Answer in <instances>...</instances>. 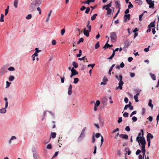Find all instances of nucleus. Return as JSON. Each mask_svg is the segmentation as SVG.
I'll use <instances>...</instances> for the list:
<instances>
[{
  "label": "nucleus",
  "mask_w": 159,
  "mask_h": 159,
  "mask_svg": "<svg viewBox=\"0 0 159 159\" xmlns=\"http://www.w3.org/2000/svg\"><path fill=\"white\" fill-rule=\"evenodd\" d=\"M141 133H139L138 134V136L137 137L136 140L138 141L140 146V143H146L145 138L142 136H141Z\"/></svg>",
  "instance_id": "f257e3e1"
},
{
  "label": "nucleus",
  "mask_w": 159,
  "mask_h": 159,
  "mask_svg": "<svg viewBox=\"0 0 159 159\" xmlns=\"http://www.w3.org/2000/svg\"><path fill=\"white\" fill-rule=\"evenodd\" d=\"M119 82L118 83L119 86L116 88L115 89L116 90H117L118 89L122 90V85L124 84V82L122 80L123 78L122 75L120 74L119 75Z\"/></svg>",
  "instance_id": "f03ea898"
},
{
  "label": "nucleus",
  "mask_w": 159,
  "mask_h": 159,
  "mask_svg": "<svg viewBox=\"0 0 159 159\" xmlns=\"http://www.w3.org/2000/svg\"><path fill=\"white\" fill-rule=\"evenodd\" d=\"M86 129V127H84L82 130L80 136L77 139V141L78 142H80L84 137L85 136V131Z\"/></svg>",
  "instance_id": "7ed1b4c3"
},
{
  "label": "nucleus",
  "mask_w": 159,
  "mask_h": 159,
  "mask_svg": "<svg viewBox=\"0 0 159 159\" xmlns=\"http://www.w3.org/2000/svg\"><path fill=\"white\" fill-rule=\"evenodd\" d=\"M34 159H40L39 155L37 153V151L35 148L32 149Z\"/></svg>",
  "instance_id": "20e7f679"
},
{
  "label": "nucleus",
  "mask_w": 159,
  "mask_h": 159,
  "mask_svg": "<svg viewBox=\"0 0 159 159\" xmlns=\"http://www.w3.org/2000/svg\"><path fill=\"white\" fill-rule=\"evenodd\" d=\"M110 37L111 41L113 42H115L117 38V35L116 32H112L110 33Z\"/></svg>",
  "instance_id": "39448f33"
},
{
  "label": "nucleus",
  "mask_w": 159,
  "mask_h": 159,
  "mask_svg": "<svg viewBox=\"0 0 159 159\" xmlns=\"http://www.w3.org/2000/svg\"><path fill=\"white\" fill-rule=\"evenodd\" d=\"M146 1L149 5V7L150 8H154V1H152L151 0H146Z\"/></svg>",
  "instance_id": "423d86ee"
},
{
  "label": "nucleus",
  "mask_w": 159,
  "mask_h": 159,
  "mask_svg": "<svg viewBox=\"0 0 159 159\" xmlns=\"http://www.w3.org/2000/svg\"><path fill=\"white\" fill-rule=\"evenodd\" d=\"M32 2L35 6H39L41 3V0H34Z\"/></svg>",
  "instance_id": "0eeeda50"
},
{
  "label": "nucleus",
  "mask_w": 159,
  "mask_h": 159,
  "mask_svg": "<svg viewBox=\"0 0 159 159\" xmlns=\"http://www.w3.org/2000/svg\"><path fill=\"white\" fill-rule=\"evenodd\" d=\"M141 144V152L143 155H145V145L146 143H140Z\"/></svg>",
  "instance_id": "6e6552de"
},
{
  "label": "nucleus",
  "mask_w": 159,
  "mask_h": 159,
  "mask_svg": "<svg viewBox=\"0 0 159 159\" xmlns=\"http://www.w3.org/2000/svg\"><path fill=\"white\" fill-rule=\"evenodd\" d=\"M131 43L130 41L129 40H126L124 43V48H128V47L130 45Z\"/></svg>",
  "instance_id": "1a4fd4ad"
},
{
  "label": "nucleus",
  "mask_w": 159,
  "mask_h": 159,
  "mask_svg": "<svg viewBox=\"0 0 159 159\" xmlns=\"http://www.w3.org/2000/svg\"><path fill=\"white\" fill-rule=\"evenodd\" d=\"M130 15L129 14H125L124 16V21L126 22L127 20H130Z\"/></svg>",
  "instance_id": "9d476101"
},
{
  "label": "nucleus",
  "mask_w": 159,
  "mask_h": 159,
  "mask_svg": "<svg viewBox=\"0 0 159 159\" xmlns=\"http://www.w3.org/2000/svg\"><path fill=\"white\" fill-rule=\"evenodd\" d=\"M91 31H89V29H88L87 30H86L85 28H84L83 29V33L85 35L86 37H88L89 36V33Z\"/></svg>",
  "instance_id": "9b49d317"
},
{
  "label": "nucleus",
  "mask_w": 159,
  "mask_h": 159,
  "mask_svg": "<svg viewBox=\"0 0 159 159\" xmlns=\"http://www.w3.org/2000/svg\"><path fill=\"white\" fill-rule=\"evenodd\" d=\"M120 138L123 139H125V140H127L128 139V136L126 134H121L119 135Z\"/></svg>",
  "instance_id": "f8f14e48"
},
{
  "label": "nucleus",
  "mask_w": 159,
  "mask_h": 159,
  "mask_svg": "<svg viewBox=\"0 0 159 159\" xmlns=\"http://www.w3.org/2000/svg\"><path fill=\"white\" fill-rule=\"evenodd\" d=\"M112 2H111L109 4H108L107 5L104 6L103 7V9L105 8L106 10H107L108 9H110L109 8L111 7Z\"/></svg>",
  "instance_id": "ddd939ff"
},
{
  "label": "nucleus",
  "mask_w": 159,
  "mask_h": 159,
  "mask_svg": "<svg viewBox=\"0 0 159 159\" xmlns=\"http://www.w3.org/2000/svg\"><path fill=\"white\" fill-rule=\"evenodd\" d=\"M72 86L71 84H70L69 85V88H68V95H70L72 94Z\"/></svg>",
  "instance_id": "4468645a"
},
{
  "label": "nucleus",
  "mask_w": 159,
  "mask_h": 159,
  "mask_svg": "<svg viewBox=\"0 0 159 159\" xmlns=\"http://www.w3.org/2000/svg\"><path fill=\"white\" fill-rule=\"evenodd\" d=\"M35 7L34 4H32V2L30 7V11H34L35 9Z\"/></svg>",
  "instance_id": "2eb2a0df"
},
{
  "label": "nucleus",
  "mask_w": 159,
  "mask_h": 159,
  "mask_svg": "<svg viewBox=\"0 0 159 159\" xmlns=\"http://www.w3.org/2000/svg\"><path fill=\"white\" fill-rule=\"evenodd\" d=\"M71 71L74 75H78V73L76 71V70L73 67L71 69Z\"/></svg>",
  "instance_id": "dca6fc26"
},
{
  "label": "nucleus",
  "mask_w": 159,
  "mask_h": 159,
  "mask_svg": "<svg viewBox=\"0 0 159 159\" xmlns=\"http://www.w3.org/2000/svg\"><path fill=\"white\" fill-rule=\"evenodd\" d=\"M115 4L116 6V8H119L120 7V2L119 1H116L115 2Z\"/></svg>",
  "instance_id": "f3484780"
},
{
  "label": "nucleus",
  "mask_w": 159,
  "mask_h": 159,
  "mask_svg": "<svg viewBox=\"0 0 159 159\" xmlns=\"http://www.w3.org/2000/svg\"><path fill=\"white\" fill-rule=\"evenodd\" d=\"M6 70L5 69V68L4 67H2L1 69V71L0 73L1 74V75H4L5 73L6 72Z\"/></svg>",
  "instance_id": "a211bd4d"
},
{
  "label": "nucleus",
  "mask_w": 159,
  "mask_h": 159,
  "mask_svg": "<svg viewBox=\"0 0 159 159\" xmlns=\"http://www.w3.org/2000/svg\"><path fill=\"white\" fill-rule=\"evenodd\" d=\"M155 20H155L153 22H151L149 25H148V27L149 28H150L151 27L155 28L154 24L155 23Z\"/></svg>",
  "instance_id": "6ab92c4d"
},
{
  "label": "nucleus",
  "mask_w": 159,
  "mask_h": 159,
  "mask_svg": "<svg viewBox=\"0 0 159 159\" xmlns=\"http://www.w3.org/2000/svg\"><path fill=\"white\" fill-rule=\"evenodd\" d=\"M7 112L6 109L2 107L0 109V113L1 114L5 113Z\"/></svg>",
  "instance_id": "aec40b11"
},
{
  "label": "nucleus",
  "mask_w": 159,
  "mask_h": 159,
  "mask_svg": "<svg viewBox=\"0 0 159 159\" xmlns=\"http://www.w3.org/2000/svg\"><path fill=\"white\" fill-rule=\"evenodd\" d=\"M139 95V93H137L136 94L134 95V98L135 100V101L136 102L139 101V100L138 99V96Z\"/></svg>",
  "instance_id": "412c9836"
},
{
  "label": "nucleus",
  "mask_w": 159,
  "mask_h": 159,
  "mask_svg": "<svg viewBox=\"0 0 159 159\" xmlns=\"http://www.w3.org/2000/svg\"><path fill=\"white\" fill-rule=\"evenodd\" d=\"M90 24V22L89 20L88 21L87 23V24L86 25V27L88 28V29H89V31H91V25H89Z\"/></svg>",
  "instance_id": "4be33fe9"
},
{
  "label": "nucleus",
  "mask_w": 159,
  "mask_h": 159,
  "mask_svg": "<svg viewBox=\"0 0 159 159\" xmlns=\"http://www.w3.org/2000/svg\"><path fill=\"white\" fill-rule=\"evenodd\" d=\"M152 99H149V102L148 103V105L152 109V108L153 107V104H152Z\"/></svg>",
  "instance_id": "5701e85b"
},
{
  "label": "nucleus",
  "mask_w": 159,
  "mask_h": 159,
  "mask_svg": "<svg viewBox=\"0 0 159 159\" xmlns=\"http://www.w3.org/2000/svg\"><path fill=\"white\" fill-rule=\"evenodd\" d=\"M130 105H131V102L129 101V104H127V105H126L124 107V111H125L126 110L127 108V107H129V106Z\"/></svg>",
  "instance_id": "b1692460"
},
{
  "label": "nucleus",
  "mask_w": 159,
  "mask_h": 159,
  "mask_svg": "<svg viewBox=\"0 0 159 159\" xmlns=\"http://www.w3.org/2000/svg\"><path fill=\"white\" fill-rule=\"evenodd\" d=\"M149 74L150 75V76L151 78L153 80H156V76L154 74H152L151 73H150Z\"/></svg>",
  "instance_id": "393cba45"
},
{
  "label": "nucleus",
  "mask_w": 159,
  "mask_h": 159,
  "mask_svg": "<svg viewBox=\"0 0 159 159\" xmlns=\"http://www.w3.org/2000/svg\"><path fill=\"white\" fill-rule=\"evenodd\" d=\"M56 133L55 132H52L51 133L50 137H52L53 139H54L56 138Z\"/></svg>",
  "instance_id": "a878e982"
},
{
  "label": "nucleus",
  "mask_w": 159,
  "mask_h": 159,
  "mask_svg": "<svg viewBox=\"0 0 159 159\" xmlns=\"http://www.w3.org/2000/svg\"><path fill=\"white\" fill-rule=\"evenodd\" d=\"M135 2L139 5H141L142 4V1L141 0H135Z\"/></svg>",
  "instance_id": "bb28decb"
},
{
  "label": "nucleus",
  "mask_w": 159,
  "mask_h": 159,
  "mask_svg": "<svg viewBox=\"0 0 159 159\" xmlns=\"http://www.w3.org/2000/svg\"><path fill=\"white\" fill-rule=\"evenodd\" d=\"M72 65L73 66V67H75V68H77L78 67L77 63L75 61L73 62Z\"/></svg>",
  "instance_id": "cd10ccee"
},
{
  "label": "nucleus",
  "mask_w": 159,
  "mask_h": 159,
  "mask_svg": "<svg viewBox=\"0 0 159 159\" xmlns=\"http://www.w3.org/2000/svg\"><path fill=\"white\" fill-rule=\"evenodd\" d=\"M9 80L10 81H13L15 79V77L14 76L10 75L9 77Z\"/></svg>",
  "instance_id": "c85d7f7f"
},
{
  "label": "nucleus",
  "mask_w": 159,
  "mask_h": 159,
  "mask_svg": "<svg viewBox=\"0 0 159 159\" xmlns=\"http://www.w3.org/2000/svg\"><path fill=\"white\" fill-rule=\"evenodd\" d=\"M4 17V15L3 14H2L1 15V17L0 19V21L1 22H3L4 21V20L3 19V18Z\"/></svg>",
  "instance_id": "c756f323"
},
{
  "label": "nucleus",
  "mask_w": 159,
  "mask_h": 159,
  "mask_svg": "<svg viewBox=\"0 0 159 159\" xmlns=\"http://www.w3.org/2000/svg\"><path fill=\"white\" fill-rule=\"evenodd\" d=\"M147 137L151 139H152L153 138V135L150 133H149L147 134Z\"/></svg>",
  "instance_id": "7c9ffc66"
},
{
  "label": "nucleus",
  "mask_w": 159,
  "mask_h": 159,
  "mask_svg": "<svg viewBox=\"0 0 159 159\" xmlns=\"http://www.w3.org/2000/svg\"><path fill=\"white\" fill-rule=\"evenodd\" d=\"M18 0H15L14 1V5L15 8H17L18 5Z\"/></svg>",
  "instance_id": "2f4dec72"
},
{
  "label": "nucleus",
  "mask_w": 159,
  "mask_h": 159,
  "mask_svg": "<svg viewBox=\"0 0 159 159\" xmlns=\"http://www.w3.org/2000/svg\"><path fill=\"white\" fill-rule=\"evenodd\" d=\"M97 16V14L96 13L94 14L93 16H92L91 17V20H93L96 18V16Z\"/></svg>",
  "instance_id": "473e14b6"
},
{
  "label": "nucleus",
  "mask_w": 159,
  "mask_h": 159,
  "mask_svg": "<svg viewBox=\"0 0 159 159\" xmlns=\"http://www.w3.org/2000/svg\"><path fill=\"white\" fill-rule=\"evenodd\" d=\"M52 147L51 144L49 143L47 146V148L49 149H51L52 148Z\"/></svg>",
  "instance_id": "72a5a7b5"
},
{
  "label": "nucleus",
  "mask_w": 159,
  "mask_h": 159,
  "mask_svg": "<svg viewBox=\"0 0 159 159\" xmlns=\"http://www.w3.org/2000/svg\"><path fill=\"white\" fill-rule=\"evenodd\" d=\"M120 7L118 10L117 11V13L116 14L115 16L113 17V20H114L118 15V14L119 13L120 10Z\"/></svg>",
  "instance_id": "f704fd0d"
},
{
  "label": "nucleus",
  "mask_w": 159,
  "mask_h": 159,
  "mask_svg": "<svg viewBox=\"0 0 159 159\" xmlns=\"http://www.w3.org/2000/svg\"><path fill=\"white\" fill-rule=\"evenodd\" d=\"M82 55V51L81 50H80L79 51V53L77 54L76 55V56L77 57H80Z\"/></svg>",
  "instance_id": "c9c22d12"
},
{
  "label": "nucleus",
  "mask_w": 159,
  "mask_h": 159,
  "mask_svg": "<svg viewBox=\"0 0 159 159\" xmlns=\"http://www.w3.org/2000/svg\"><path fill=\"white\" fill-rule=\"evenodd\" d=\"M100 46L99 43L98 42H97L95 46V49H98Z\"/></svg>",
  "instance_id": "e433bc0d"
},
{
  "label": "nucleus",
  "mask_w": 159,
  "mask_h": 159,
  "mask_svg": "<svg viewBox=\"0 0 159 159\" xmlns=\"http://www.w3.org/2000/svg\"><path fill=\"white\" fill-rule=\"evenodd\" d=\"M79 81V79L78 78H75L74 79V81L73 82L74 83L76 84L78 83Z\"/></svg>",
  "instance_id": "4c0bfd02"
},
{
  "label": "nucleus",
  "mask_w": 159,
  "mask_h": 159,
  "mask_svg": "<svg viewBox=\"0 0 159 159\" xmlns=\"http://www.w3.org/2000/svg\"><path fill=\"white\" fill-rule=\"evenodd\" d=\"M107 10V14H108V15L110 14L112 12V10L110 8L108 9L107 10Z\"/></svg>",
  "instance_id": "58836bf2"
},
{
  "label": "nucleus",
  "mask_w": 159,
  "mask_h": 159,
  "mask_svg": "<svg viewBox=\"0 0 159 159\" xmlns=\"http://www.w3.org/2000/svg\"><path fill=\"white\" fill-rule=\"evenodd\" d=\"M128 3H129V5L128 6L129 8H131L133 7V5L131 4L130 2H129Z\"/></svg>",
  "instance_id": "ea45409f"
},
{
  "label": "nucleus",
  "mask_w": 159,
  "mask_h": 159,
  "mask_svg": "<svg viewBox=\"0 0 159 159\" xmlns=\"http://www.w3.org/2000/svg\"><path fill=\"white\" fill-rule=\"evenodd\" d=\"M134 90L137 93H139V94L142 91V90L141 89H135Z\"/></svg>",
  "instance_id": "a19ab883"
},
{
  "label": "nucleus",
  "mask_w": 159,
  "mask_h": 159,
  "mask_svg": "<svg viewBox=\"0 0 159 159\" xmlns=\"http://www.w3.org/2000/svg\"><path fill=\"white\" fill-rule=\"evenodd\" d=\"M100 102L99 100H97L96 101V103L95 104V106L97 107H98L100 105Z\"/></svg>",
  "instance_id": "79ce46f5"
},
{
  "label": "nucleus",
  "mask_w": 159,
  "mask_h": 159,
  "mask_svg": "<svg viewBox=\"0 0 159 159\" xmlns=\"http://www.w3.org/2000/svg\"><path fill=\"white\" fill-rule=\"evenodd\" d=\"M8 70H9L12 71L15 70V68L13 67L10 66L8 69Z\"/></svg>",
  "instance_id": "37998d69"
},
{
  "label": "nucleus",
  "mask_w": 159,
  "mask_h": 159,
  "mask_svg": "<svg viewBox=\"0 0 159 159\" xmlns=\"http://www.w3.org/2000/svg\"><path fill=\"white\" fill-rule=\"evenodd\" d=\"M65 32V29H62L61 31V34L62 35H63L64 34Z\"/></svg>",
  "instance_id": "c03bdc74"
},
{
  "label": "nucleus",
  "mask_w": 159,
  "mask_h": 159,
  "mask_svg": "<svg viewBox=\"0 0 159 159\" xmlns=\"http://www.w3.org/2000/svg\"><path fill=\"white\" fill-rule=\"evenodd\" d=\"M84 41V39L83 38H80L79 41L77 42V44H79L80 42H82Z\"/></svg>",
  "instance_id": "a18cd8bd"
},
{
  "label": "nucleus",
  "mask_w": 159,
  "mask_h": 159,
  "mask_svg": "<svg viewBox=\"0 0 159 159\" xmlns=\"http://www.w3.org/2000/svg\"><path fill=\"white\" fill-rule=\"evenodd\" d=\"M32 17V15L31 14H30L28 15L26 17V18L27 19L29 20L31 19Z\"/></svg>",
  "instance_id": "49530a36"
},
{
  "label": "nucleus",
  "mask_w": 159,
  "mask_h": 159,
  "mask_svg": "<svg viewBox=\"0 0 159 159\" xmlns=\"http://www.w3.org/2000/svg\"><path fill=\"white\" fill-rule=\"evenodd\" d=\"M129 113L127 112H125L123 114V116L124 117H127L128 116Z\"/></svg>",
  "instance_id": "de8ad7c7"
},
{
  "label": "nucleus",
  "mask_w": 159,
  "mask_h": 159,
  "mask_svg": "<svg viewBox=\"0 0 159 159\" xmlns=\"http://www.w3.org/2000/svg\"><path fill=\"white\" fill-rule=\"evenodd\" d=\"M143 15V13H142L139 16V20L140 21H142V18Z\"/></svg>",
  "instance_id": "09e8293b"
},
{
  "label": "nucleus",
  "mask_w": 159,
  "mask_h": 159,
  "mask_svg": "<svg viewBox=\"0 0 159 159\" xmlns=\"http://www.w3.org/2000/svg\"><path fill=\"white\" fill-rule=\"evenodd\" d=\"M61 79V82L62 83H63L64 82V79H65V77L64 75L63 76V77H61V76H59Z\"/></svg>",
  "instance_id": "8fccbe9b"
},
{
  "label": "nucleus",
  "mask_w": 159,
  "mask_h": 159,
  "mask_svg": "<svg viewBox=\"0 0 159 159\" xmlns=\"http://www.w3.org/2000/svg\"><path fill=\"white\" fill-rule=\"evenodd\" d=\"M6 84H6V88H7L9 87L10 85V84H11V83H10V82H8V81H7Z\"/></svg>",
  "instance_id": "3c124183"
},
{
  "label": "nucleus",
  "mask_w": 159,
  "mask_h": 159,
  "mask_svg": "<svg viewBox=\"0 0 159 159\" xmlns=\"http://www.w3.org/2000/svg\"><path fill=\"white\" fill-rule=\"evenodd\" d=\"M132 119L133 121L134 122H135L137 120V118L135 116L133 117Z\"/></svg>",
  "instance_id": "603ef678"
},
{
  "label": "nucleus",
  "mask_w": 159,
  "mask_h": 159,
  "mask_svg": "<svg viewBox=\"0 0 159 159\" xmlns=\"http://www.w3.org/2000/svg\"><path fill=\"white\" fill-rule=\"evenodd\" d=\"M90 9L89 7H87L86 8V10L85 11V13H88L89 12V11H90Z\"/></svg>",
  "instance_id": "864d4df0"
},
{
  "label": "nucleus",
  "mask_w": 159,
  "mask_h": 159,
  "mask_svg": "<svg viewBox=\"0 0 159 159\" xmlns=\"http://www.w3.org/2000/svg\"><path fill=\"white\" fill-rule=\"evenodd\" d=\"M90 2L89 1V0H87V1H84V2H83L82 3L83 4H87L88 5H89V3H90Z\"/></svg>",
  "instance_id": "5fc2aeb1"
},
{
  "label": "nucleus",
  "mask_w": 159,
  "mask_h": 159,
  "mask_svg": "<svg viewBox=\"0 0 159 159\" xmlns=\"http://www.w3.org/2000/svg\"><path fill=\"white\" fill-rule=\"evenodd\" d=\"M102 80L103 81L107 82L108 81V79L106 76H104Z\"/></svg>",
  "instance_id": "6e6d98bb"
},
{
  "label": "nucleus",
  "mask_w": 159,
  "mask_h": 159,
  "mask_svg": "<svg viewBox=\"0 0 159 159\" xmlns=\"http://www.w3.org/2000/svg\"><path fill=\"white\" fill-rule=\"evenodd\" d=\"M122 121V118L121 117H120L118 118V120L117 121V122L120 123Z\"/></svg>",
  "instance_id": "4d7b16f0"
},
{
  "label": "nucleus",
  "mask_w": 159,
  "mask_h": 159,
  "mask_svg": "<svg viewBox=\"0 0 159 159\" xmlns=\"http://www.w3.org/2000/svg\"><path fill=\"white\" fill-rule=\"evenodd\" d=\"M141 150L139 149H138L136 152L135 153L136 155H138L141 153Z\"/></svg>",
  "instance_id": "13d9d810"
},
{
  "label": "nucleus",
  "mask_w": 159,
  "mask_h": 159,
  "mask_svg": "<svg viewBox=\"0 0 159 159\" xmlns=\"http://www.w3.org/2000/svg\"><path fill=\"white\" fill-rule=\"evenodd\" d=\"M101 135L99 133H97L95 134V137L97 138H98L99 137H101Z\"/></svg>",
  "instance_id": "bf43d9fd"
},
{
  "label": "nucleus",
  "mask_w": 159,
  "mask_h": 159,
  "mask_svg": "<svg viewBox=\"0 0 159 159\" xmlns=\"http://www.w3.org/2000/svg\"><path fill=\"white\" fill-rule=\"evenodd\" d=\"M127 150H128L127 154L128 155H129L131 153V152L130 151L129 149V148H125V150L126 151Z\"/></svg>",
  "instance_id": "052dcab7"
},
{
  "label": "nucleus",
  "mask_w": 159,
  "mask_h": 159,
  "mask_svg": "<svg viewBox=\"0 0 159 159\" xmlns=\"http://www.w3.org/2000/svg\"><path fill=\"white\" fill-rule=\"evenodd\" d=\"M95 65V64H89L88 65V66L89 67L91 66L92 68H93Z\"/></svg>",
  "instance_id": "680f3d73"
},
{
  "label": "nucleus",
  "mask_w": 159,
  "mask_h": 159,
  "mask_svg": "<svg viewBox=\"0 0 159 159\" xmlns=\"http://www.w3.org/2000/svg\"><path fill=\"white\" fill-rule=\"evenodd\" d=\"M125 130L128 132L130 131V129L129 127V126H126L125 128Z\"/></svg>",
  "instance_id": "e2e57ef3"
},
{
  "label": "nucleus",
  "mask_w": 159,
  "mask_h": 159,
  "mask_svg": "<svg viewBox=\"0 0 159 159\" xmlns=\"http://www.w3.org/2000/svg\"><path fill=\"white\" fill-rule=\"evenodd\" d=\"M130 75L131 77H133L135 76V74L134 73H130Z\"/></svg>",
  "instance_id": "0e129e2a"
},
{
  "label": "nucleus",
  "mask_w": 159,
  "mask_h": 159,
  "mask_svg": "<svg viewBox=\"0 0 159 159\" xmlns=\"http://www.w3.org/2000/svg\"><path fill=\"white\" fill-rule=\"evenodd\" d=\"M150 47V46H149L148 48H146L144 49V51L145 52H148L149 51V48Z\"/></svg>",
  "instance_id": "69168bd1"
},
{
  "label": "nucleus",
  "mask_w": 159,
  "mask_h": 159,
  "mask_svg": "<svg viewBox=\"0 0 159 159\" xmlns=\"http://www.w3.org/2000/svg\"><path fill=\"white\" fill-rule=\"evenodd\" d=\"M129 99L127 97L125 98H124V101L126 103H127L128 102Z\"/></svg>",
  "instance_id": "338daca9"
},
{
  "label": "nucleus",
  "mask_w": 159,
  "mask_h": 159,
  "mask_svg": "<svg viewBox=\"0 0 159 159\" xmlns=\"http://www.w3.org/2000/svg\"><path fill=\"white\" fill-rule=\"evenodd\" d=\"M133 58L132 57H128V60L129 62H131L133 60Z\"/></svg>",
  "instance_id": "774afa93"
}]
</instances>
